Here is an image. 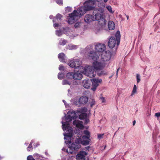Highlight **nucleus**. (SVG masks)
I'll return each instance as SVG.
<instances>
[{
    "label": "nucleus",
    "mask_w": 160,
    "mask_h": 160,
    "mask_svg": "<svg viewBox=\"0 0 160 160\" xmlns=\"http://www.w3.org/2000/svg\"><path fill=\"white\" fill-rule=\"evenodd\" d=\"M66 48L67 49L72 50L76 49L77 48V46L74 45L69 44L66 46Z\"/></svg>",
    "instance_id": "nucleus-26"
},
{
    "label": "nucleus",
    "mask_w": 160,
    "mask_h": 160,
    "mask_svg": "<svg viewBox=\"0 0 160 160\" xmlns=\"http://www.w3.org/2000/svg\"><path fill=\"white\" fill-rule=\"evenodd\" d=\"M108 27L110 30H112L115 28V24L114 22L112 21H109L108 24Z\"/></svg>",
    "instance_id": "nucleus-23"
},
{
    "label": "nucleus",
    "mask_w": 160,
    "mask_h": 160,
    "mask_svg": "<svg viewBox=\"0 0 160 160\" xmlns=\"http://www.w3.org/2000/svg\"><path fill=\"white\" fill-rule=\"evenodd\" d=\"M27 160H36L32 157V156H28L27 158Z\"/></svg>",
    "instance_id": "nucleus-39"
},
{
    "label": "nucleus",
    "mask_w": 160,
    "mask_h": 160,
    "mask_svg": "<svg viewBox=\"0 0 160 160\" xmlns=\"http://www.w3.org/2000/svg\"><path fill=\"white\" fill-rule=\"evenodd\" d=\"M108 1V0H104V1L105 2H107Z\"/></svg>",
    "instance_id": "nucleus-55"
},
{
    "label": "nucleus",
    "mask_w": 160,
    "mask_h": 160,
    "mask_svg": "<svg viewBox=\"0 0 160 160\" xmlns=\"http://www.w3.org/2000/svg\"><path fill=\"white\" fill-rule=\"evenodd\" d=\"M85 74L87 76L92 78L95 76L96 72L92 67H90L85 70Z\"/></svg>",
    "instance_id": "nucleus-9"
},
{
    "label": "nucleus",
    "mask_w": 160,
    "mask_h": 160,
    "mask_svg": "<svg viewBox=\"0 0 160 160\" xmlns=\"http://www.w3.org/2000/svg\"><path fill=\"white\" fill-rule=\"evenodd\" d=\"M137 88L135 85H134L133 90L132 91L131 96H132L133 95L136 93L137 92Z\"/></svg>",
    "instance_id": "nucleus-29"
},
{
    "label": "nucleus",
    "mask_w": 160,
    "mask_h": 160,
    "mask_svg": "<svg viewBox=\"0 0 160 160\" xmlns=\"http://www.w3.org/2000/svg\"><path fill=\"white\" fill-rule=\"evenodd\" d=\"M66 105H67V104H66V102H65V105L66 106Z\"/></svg>",
    "instance_id": "nucleus-60"
},
{
    "label": "nucleus",
    "mask_w": 160,
    "mask_h": 160,
    "mask_svg": "<svg viewBox=\"0 0 160 160\" xmlns=\"http://www.w3.org/2000/svg\"><path fill=\"white\" fill-rule=\"evenodd\" d=\"M52 16H51V15H50V18L51 19H52Z\"/></svg>",
    "instance_id": "nucleus-56"
},
{
    "label": "nucleus",
    "mask_w": 160,
    "mask_h": 160,
    "mask_svg": "<svg viewBox=\"0 0 160 160\" xmlns=\"http://www.w3.org/2000/svg\"><path fill=\"white\" fill-rule=\"evenodd\" d=\"M107 9L108 10L109 12H110L111 13H113V12L112 11V8L111 6H107L106 7Z\"/></svg>",
    "instance_id": "nucleus-35"
},
{
    "label": "nucleus",
    "mask_w": 160,
    "mask_h": 160,
    "mask_svg": "<svg viewBox=\"0 0 160 160\" xmlns=\"http://www.w3.org/2000/svg\"><path fill=\"white\" fill-rule=\"evenodd\" d=\"M72 10V8L70 7H67L65 8V10L66 12H71Z\"/></svg>",
    "instance_id": "nucleus-36"
},
{
    "label": "nucleus",
    "mask_w": 160,
    "mask_h": 160,
    "mask_svg": "<svg viewBox=\"0 0 160 160\" xmlns=\"http://www.w3.org/2000/svg\"><path fill=\"white\" fill-rule=\"evenodd\" d=\"M73 79L76 80H80L82 78V75L81 72L77 71L74 73Z\"/></svg>",
    "instance_id": "nucleus-16"
},
{
    "label": "nucleus",
    "mask_w": 160,
    "mask_h": 160,
    "mask_svg": "<svg viewBox=\"0 0 160 160\" xmlns=\"http://www.w3.org/2000/svg\"><path fill=\"white\" fill-rule=\"evenodd\" d=\"M78 23H75V25H74L75 27V28H76L78 27Z\"/></svg>",
    "instance_id": "nucleus-48"
},
{
    "label": "nucleus",
    "mask_w": 160,
    "mask_h": 160,
    "mask_svg": "<svg viewBox=\"0 0 160 160\" xmlns=\"http://www.w3.org/2000/svg\"><path fill=\"white\" fill-rule=\"evenodd\" d=\"M68 91L69 92V90H68Z\"/></svg>",
    "instance_id": "nucleus-62"
},
{
    "label": "nucleus",
    "mask_w": 160,
    "mask_h": 160,
    "mask_svg": "<svg viewBox=\"0 0 160 160\" xmlns=\"http://www.w3.org/2000/svg\"><path fill=\"white\" fill-rule=\"evenodd\" d=\"M68 116L66 118V122H62V128L64 131H66L68 132L67 133H64V139L67 140L65 141V142L66 144L71 143V140L69 139L72 136V128L70 127L68 124V122L71 121L72 119H76L78 117V114L76 112L74 111H69L67 113Z\"/></svg>",
    "instance_id": "nucleus-1"
},
{
    "label": "nucleus",
    "mask_w": 160,
    "mask_h": 160,
    "mask_svg": "<svg viewBox=\"0 0 160 160\" xmlns=\"http://www.w3.org/2000/svg\"><path fill=\"white\" fill-rule=\"evenodd\" d=\"M32 141L30 142L28 147L27 148V150L28 151H30L31 150L33 149V148L32 146V144L33 143Z\"/></svg>",
    "instance_id": "nucleus-31"
},
{
    "label": "nucleus",
    "mask_w": 160,
    "mask_h": 160,
    "mask_svg": "<svg viewBox=\"0 0 160 160\" xmlns=\"http://www.w3.org/2000/svg\"><path fill=\"white\" fill-rule=\"evenodd\" d=\"M108 46L109 47L112 48L117 45V41L115 38L114 37H111L109 39L108 43ZM117 48L118 46H117Z\"/></svg>",
    "instance_id": "nucleus-11"
},
{
    "label": "nucleus",
    "mask_w": 160,
    "mask_h": 160,
    "mask_svg": "<svg viewBox=\"0 0 160 160\" xmlns=\"http://www.w3.org/2000/svg\"><path fill=\"white\" fill-rule=\"evenodd\" d=\"M81 62L78 59H73L68 63V65L72 68H74L75 69H80Z\"/></svg>",
    "instance_id": "nucleus-6"
},
{
    "label": "nucleus",
    "mask_w": 160,
    "mask_h": 160,
    "mask_svg": "<svg viewBox=\"0 0 160 160\" xmlns=\"http://www.w3.org/2000/svg\"><path fill=\"white\" fill-rule=\"evenodd\" d=\"M112 56V53L109 51L103 52L101 55V59L103 62H107L109 61Z\"/></svg>",
    "instance_id": "nucleus-7"
},
{
    "label": "nucleus",
    "mask_w": 160,
    "mask_h": 160,
    "mask_svg": "<svg viewBox=\"0 0 160 160\" xmlns=\"http://www.w3.org/2000/svg\"><path fill=\"white\" fill-rule=\"evenodd\" d=\"M88 1L90 2H93L94 4H95L96 2H99L101 1V0H88Z\"/></svg>",
    "instance_id": "nucleus-41"
},
{
    "label": "nucleus",
    "mask_w": 160,
    "mask_h": 160,
    "mask_svg": "<svg viewBox=\"0 0 160 160\" xmlns=\"http://www.w3.org/2000/svg\"><path fill=\"white\" fill-rule=\"evenodd\" d=\"M102 82V80L101 79H93L92 82L93 87H97L99 85V83H101Z\"/></svg>",
    "instance_id": "nucleus-18"
},
{
    "label": "nucleus",
    "mask_w": 160,
    "mask_h": 160,
    "mask_svg": "<svg viewBox=\"0 0 160 160\" xmlns=\"http://www.w3.org/2000/svg\"><path fill=\"white\" fill-rule=\"evenodd\" d=\"M90 81L88 79H85L83 81L82 84L83 86L86 88H89L90 85Z\"/></svg>",
    "instance_id": "nucleus-19"
},
{
    "label": "nucleus",
    "mask_w": 160,
    "mask_h": 160,
    "mask_svg": "<svg viewBox=\"0 0 160 160\" xmlns=\"http://www.w3.org/2000/svg\"><path fill=\"white\" fill-rule=\"evenodd\" d=\"M87 110L88 109L87 108L83 107L78 109L76 111V112L78 115H79V113H86V112Z\"/></svg>",
    "instance_id": "nucleus-21"
},
{
    "label": "nucleus",
    "mask_w": 160,
    "mask_h": 160,
    "mask_svg": "<svg viewBox=\"0 0 160 160\" xmlns=\"http://www.w3.org/2000/svg\"><path fill=\"white\" fill-rule=\"evenodd\" d=\"M88 56L89 59L95 61L93 62L92 66L95 71L101 70L105 66V63L95 61L99 58L96 52L92 51L88 53Z\"/></svg>",
    "instance_id": "nucleus-3"
},
{
    "label": "nucleus",
    "mask_w": 160,
    "mask_h": 160,
    "mask_svg": "<svg viewBox=\"0 0 160 160\" xmlns=\"http://www.w3.org/2000/svg\"><path fill=\"white\" fill-rule=\"evenodd\" d=\"M95 101L94 100L92 99L91 102L90 106L92 107L95 104Z\"/></svg>",
    "instance_id": "nucleus-42"
},
{
    "label": "nucleus",
    "mask_w": 160,
    "mask_h": 160,
    "mask_svg": "<svg viewBox=\"0 0 160 160\" xmlns=\"http://www.w3.org/2000/svg\"><path fill=\"white\" fill-rule=\"evenodd\" d=\"M66 105H67V104H66V102H65V105L66 106Z\"/></svg>",
    "instance_id": "nucleus-61"
},
{
    "label": "nucleus",
    "mask_w": 160,
    "mask_h": 160,
    "mask_svg": "<svg viewBox=\"0 0 160 160\" xmlns=\"http://www.w3.org/2000/svg\"><path fill=\"white\" fill-rule=\"evenodd\" d=\"M70 30L68 28H63L62 29H60L56 31V34L59 37L61 36L63 33L69 35L68 32H69Z\"/></svg>",
    "instance_id": "nucleus-10"
},
{
    "label": "nucleus",
    "mask_w": 160,
    "mask_h": 160,
    "mask_svg": "<svg viewBox=\"0 0 160 160\" xmlns=\"http://www.w3.org/2000/svg\"><path fill=\"white\" fill-rule=\"evenodd\" d=\"M25 145H27V144H26V143H25Z\"/></svg>",
    "instance_id": "nucleus-59"
},
{
    "label": "nucleus",
    "mask_w": 160,
    "mask_h": 160,
    "mask_svg": "<svg viewBox=\"0 0 160 160\" xmlns=\"http://www.w3.org/2000/svg\"><path fill=\"white\" fill-rule=\"evenodd\" d=\"M83 133L86 135L85 136L86 137L90 138V132L87 130H85L83 131Z\"/></svg>",
    "instance_id": "nucleus-33"
},
{
    "label": "nucleus",
    "mask_w": 160,
    "mask_h": 160,
    "mask_svg": "<svg viewBox=\"0 0 160 160\" xmlns=\"http://www.w3.org/2000/svg\"><path fill=\"white\" fill-rule=\"evenodd\" d=\"M34 147H37L38 145H39V144H37V145H36V144H35V145H34Z\"/></svg>",
    "instance_id": "nucleus-52"
},
{
    "label": "nucleus",
    "mask_w": 160,
    "mask_h": 160,
    "mask_svg": "<svg viewBox=\"0 0 160 160\" xmlns=\"http://www.w3.org/2000/svg\"><path fill=\"white\" fill-rule=\"evenodd\" d=\"M137 83H139L140 81V76L139 74H137Z\"/></svg>",
    "instance_id": "nucleus-37"
},
{
    "label": "nucleus",
    "mask_w": 160,
    "mask_h": 160,
    "mask_svg": "<svg viewBox=\"0 0 160 160\" xmlns=\"http://www.w3.org/2000/svg\"><path fill=\"white\" fill-rule=\"evenodd\" d=\"M135 123H136V121L135 120H134L133 122V125H134L135 124Z\"/></svg>",
    "instance_id": "nucleus-51"
},
{
    "label": "nucleus",
    "mask_w": 160,
    "mask_h": 160,
    "mask_svg": "<svg viewBox=\"0 0 160 160\" xmlns=\"http://www.w3.org/2000/svg\"><path fill=\"white\" fill-rule=\"evenodd\" d=\"M87 155V153L85 151H80L76 156L77 160H85V155Z\"/></svg>",
    "instance_id": "nucleus-12"
},
{
    "label": "nucleus",
    "mask_w": 160,
    "mask_h": 160,
    "mask_svg": "<svg viewBox=\"0 0 160 160\" xmlns=\"http://www.w3.org/2000/svg\"><path fill=\"white\" fill-rule=\"evenodd\" d=\"M87 11L84 9V8L81 7L78 9V11L74 10L72 13L69 14L68 22L69 24L74 23L78 19V17H80L83 15Z\"/></svg>",
    "instance_id": "nucleus-4"
},
{
    "label": "nucleus",
    "mask_w": 160,
    "mask_h": 160,
    "mask_svg": "<svg viewBox=\"0 0 160 160\" xmlns=\"http://www.w3.org/2000/svg\"><path fill=\"white\" fill-rule=\"evenodd\" d=\"M66 42L67 41L66 40L62 39H61L59 41V44L61 45H65Z\"/></svg>",
    "instance_id": "nucleus-32"
},
{
    "label": "nucleus",
    "mask_w": 160,
    "mask_h": 160,
    "mask_svg": "<svg viewBox=\"0 0 160 160\" xmlns=\"http://www.w3.org/2000/svg\"><path fill=\"white\" fill-rule=\"evenodd\" d=\"M93 88H92V89L93 91H94L96 90L97 87H93Z\"/></svg>",
    "instance_id": "nucleus-49"
},
{
    "label": "nucleus",
    "mask_w": 160,
    "mask_h": 160,
    "mask_svg": "<svg viewBox=\"0 0 160 160\" xmlns=\"http://www.w3.org/2000/svg\"><path fill=\"white\" fill-rule=\"evenodd\" d=\"M96 50L98 52H104L106 49V47L104 44H98L95 45Z\"/></svg>",
    "instance_id": "nucleus-13"
},
{
    "label": "nucleus",
    "mask_w": 160,
    "mask_h": 160,
    "mask_svg": "<svg viewBox=\"0 0 160 160\" xmlns=\"http://www.w3.org/2000/svg\"><path fill=\"white\" fill-rule=\"evenodd\" d=\"M82 124V122L79 120H75L73 122V125L81 129H82L84 128V126Z\"/></svg>",
    "instance_id": "nucleus-14"
},
{
    "label": "nucleus",
    "mask_w": 160,
    "mask_h": 160,
    "mask_svg": "<svg viewBox=\"0 0 160 160\" xmlns=\"http://www.w3.org/2000/svg\"><path fill=\"white\" fill-rule=\"evenodd\" d=\"M119 68H118L117 70V73H116V76H118V72L119 71Z\"/></svg>",
    "instance_id": "nucleus-50"
},
{
    "label": "nucleus",
    "mask_w": 160,
    "mask_h": 160,
    "mask_svg": "<svg viewBox=\"0 0 160 160\" xmlns=\"http://www.w3.org/2000/svg\"><path fill=\"white\" fill-rule=\"evenodd\" d=\"M62 18V16L58 13L56 15V17H54L53 18V22H59L61 20V18Z\"/></svg>",
    "instance_id": "nucleus-22"
},
{
    "label": "nucleus",
    "mask_w": 160,
    "mask_h": 160,
    "mask_svg": "<svg viewBox=\"0 0 160 160\" xmlns=\"http://www.w3.org/2000/svg\"><path fill=\"white\" fill-rule=\"evenodd\" d=\"M96 72H97V74L99 76L107 74L106 72L102 70V69L101 70H98L97 71H96Z\"/></svg>",
    "instance_id": "nucleus-25"
},
{
    "label": "nucleus",
    "mask_w": 160,
    "mask_h": 160,
    "mask_svg": "<svg viewBox=\"0 0 160 160\" xmlns=\"http://www.w3.org/2000/svg\"><path fill=\"white\" fill-rule=\"evenodd\" d=\"M103 134H99L98 135V139H101L103 137Z\"/></svg>",
    "instance_id": "nucleus-44"
},
{
    "label": "nucleus",
    "mask_w": 160,
    "mask_h": 160,
    "mask_svg": "<svg viewBox=\"0 0 160 160\" xmlns=\"http://www.w3.org/2000/svg\"><path fill=\"white\" fill-rule=\"evenodd\" d=\"M126 17H127V19H128L129 18V16L128 15H127V16H126Z\"/></svg>",
    "instance_id": "nucleus-57"
},
{
    "label": "nucleus",
    "mask_w": 160,
    "mask_h": 160,
    "mask_svg": "<svg viewBox=\"0 0 160 160\" xmlns=\"http://www.w3.org/2000/svg\"><path fill=\"white\" fill-rule=\"evenodd\" d=\"M81 146L80 143L77 142L72 143L69 145L68 149L67 150V152L68 153L72 154L73 153H75L77 150L80 148Z\"/></svg>",
    "instance_id": "nucleus-5"
},
{
    "label": "nucleus",
    "mask_w": 160,
    "mask_h": 160,
    "mask_svg": "<svg viewBox=\"0 0 160 160\" xmlns=\"http://www.w3.org/2000/svg\"><path fill=\"white\" fill-rule=\"evenodd\" d=\"M89 148H90V147H89V146H88V147L87 148H88V149H89Z\"/></svg>",
    "instance_id": "nucleus-58"
},
{
    "label": "nucleus",
    "mask_w": 160,
    "mask_h": 160,
    "mask_svg": "<svg viewBox=\"0 0 160 160\" xmlns=\"http://www.w3.org/2000/svg\"><path fill=\"white\" fill-rule=\"evenodd\" d=\"M62 101L64 103L65 105V102H66L64 100H63Z\"/></svg>",
    "instance_id": "nucleus-53"
},
{
    "label": "nucleus",
    "mask_w": 160,
    "mask_h": 160,
    "mask_svg": "<svg viewBox=\"0 0 160 160\" xmlns=\"http://www.w3.org/2000/svg\"><path fill=\"white\" fill-rule=\"evenodd\" d=\"M62 84L63 85L66 84H68L70 85L71 84V82H70L68 81L67 80H63L62 81Z\"/></svg>",
    "instance_id": "nucleus-34"
},
{
    "label": "nucleus",
    "mask_w": 160,
    "mask_h": 160,
    "mask_svg": "<svg viewBox=\"0 0 160 160\" xmlns=\"http://www.w3.org/2000/svg\"><path fill=\"white\" fill-rule=\"evenodd\" d=\"M64 74L62 73V72H60L58 73V78L59 79H62L64 77Z\"/></svg>",
    "instance_id": "nucleus-30"
},
{
    "label": "nucleus",
    "mask_w": 160,
    "mask_h": 160,
    "mask_svg": "<svg viewBox=\"0 0 160 160\" xmlns=\"http://www.w3.org/2000/svg\"><path fill=\"white\" fill-rule=\"evenodd\" d=\"M120 34L119 31H118L116 33L115 37L117 41V45L118 46L119 44L120 41Z\"/></svg>",
    "instance_id": "nucleus-20"
},
{
    "label": "nucleus",
    "mask_w": 160,
    "mask_h": 160,
    "mask_svg": "<svg viewBox=\"0 0 160 160\" xmlns=\"http://www.w3.org/2000/svg\"><path fill=\"white\" fill-rule=\"evenodd\" d=\"M155 116L157 117H160V112H157L155 114Z\"/></svg>",
    "instance_id": "nucleus-45"
},
{
    "label": "nucleus",
    "mask_w": 160,
    "mask_h": 160,
    "mask_svg": "<svg viewBox=\"0 0 160 160\" xmlns=\"http://www.w3.org/2000/svg\"><path fill=\"white\" fill-rule=\"evenodd\" d=\"M59 70H64V68L62 65H60L59 67Z\"/></svg>",
    "instance_id": "nucleus-40"
},
{
    "label": "nucleus",
    "mask_w": 160,
    "mask_h": 160,
    "mask_svg": "<svg viewBox=\"0 0 160 160\" xmlns=\"http://www.w3.org/2000/svg\"><path fill=\"white\" fill-rule=\"evenodd\" d=\"M87 117V113H81L79 115V118L81 120H83L86 118Z\"/></svg>",
    "instance_id": "nucleus-27"
},
{
    "label": "nucleus",
    "mask_w": 160,
    "mask_h": 160,
    "mask_svg": "<svg viewBox=\"0 0 160 160\" xmlns=\"http://www.w3.org/2000/svg\"><path fill=\"white\" fill-rule=\"evenodd\" d=\"M56 2L59 5H62L63 4L62 0H58L56 1Z\"/></svg>",
    "instance_id": "nucleus-38"
},
{
    "label": "nucleus",
    "mask_w": 160,
    "mask_h": 160,
    "mask_svg": "<svg viewBox=\"0 0 160 160\" xmlns=\"http://www.w3.org/2000/svg\"><path fill=\"white\" fill-rule=\"evenodd\" d=\"M58 58L60 62H65V54L63 53H61L58 55Z\"/></svg>",
    "instance_id": "nucleus-24"
},
{
    "label": "nucleus",
    "mask_w": 160,
    "mask_h": 160,
    "mask_svg": "<svg viewBox=\"0 0 160 160\" xmlns=\"http://www.w3.org/2000/svg\"><path fill=\"white\" fill-rule=\"evenodd\" d=\"M89 120L88 119H87L86 120V122H89Z\"/></svg>",
    "instance_id": "nucleus-54"
},
{
    "label": "nucleus",
    "mask_w": 160,
    "mask_h": 160,
    "mask_svg": "<svg viewBox=\"0 0 160 160\" xmlns=\"http://www.w3.org/2000/svg\"><path fill=\"white\" fill-rule=\"evenodd\" d=\"M82 144L84 145H87L89 144L90 139V138L86 137L85 136L82 137Z\"/></svg>",
    "instance_id": "nucleus-17"
},
{
    "label": "nucleus",
    "mask_w": 160,
    "mask_h": 160,
    "mask_svg": "<svg viewBox=\"0 0 160 160\" xmlns=\"http://www.w3.org/2000/svg\"><path fill=\"white\" fill-rule=\"evenodd\" d=\"M88 101V98L86 96L81 97L78 100L79 103L80 104H85Z\"/></svg>",
    "instance_id": "nucleus-15"
},
{
    "label": "nucleus",
    "mask_w": 160,
    "mask_h": 160,
    "mask_svg": "<svg viewBox=\"0 0 160 160\" xmlns=\"http://www.w3.org/2000/svg\"><path fill=\"white\" fill-rule=\"evenodd\" d=\"M53 26L55 28L56 27H58L59 26V24L57 23H55L53 24Z\"/></svg>",
    "instance_id": "nucleus-46"
},
{
    "label": "nucleus",
    "mask_w": 160,
    "mask_h": 160,
    "mask_svg": "<svg viewBox=\"0 0 160 160\" xmlns=\"http://www.w3.org/2000/svg\"><path fill=\"white\" fill-rule=\"evenodd\" d=\"M100 100H101V102L102 103L105 102V100L104 98L103 97H101L100 98Z\"/></svg>",
    "instance_id": "nucleus-43"
},
{
    "label": "nucleus",
    "mask_w": 160,
    "mask_h": 160,
    "mask_svg": "<svg viewBox=\"0 0 160 160\" xmlns=\"http://www.w3.org/2000/svg\"><path fill=\"white\" fill-rule=\"evenodd\" d=\"M105 7V4L103 3L102 8L94 9L93 12V14L94 15V16L90 14L85 15L84 18L85 22L89 23L93 21L101 19L102 18Z\"/></svg>",
    "instance_id": "nucleus-2"
},
{
    "label": "nucleus",
    "mask_w": 160,
    "mask_h": 160,
    "mask_svg": "<svg viewBox=\"0 0 160 160\" xmlns=\"http://www.w3.org/2000/svg\"><path fill=\"white\" fill-rule=\"evenodd\" d=\"M34 157H36L37 158H38L39 157V155L38 154L36 153L34 154Z\"/></svg>",
    "instance_id": "nucleus-47"
},
{
    "label": "nucleus",
    "mask_w": 160,
    "mask_h": 160,
    "mask_svg": "<svg viewBox=\"0 0 160 160\" xmlns=\"http://www.w3.org/2000/svg\"><path fill=\"white\" fill-rule=\"evenodd\" d=\"M94 5L93 2H90L88 0L84 2L83 7L84 8L85 10L87 11L92 10L93 11L95 9Z\"/></svg>",
    "instance_id": "nucleus-8"
},
{
    "label": "nucleus",
    "mask_w": 160,
    "mask_h": 160,
    "mask_svg": "<svg viewBox=\"0 0 160 160\" xmlns=\"http://www.w3.org/2000/svg\"><path fill=\"white\" fill-rule=\"evenodd\" d=\"M74 75V73L72 72H69L67 74V78L69 79H72L73 78V76Z\"/></svg>",
    "instance_id": "nucleus-28"
}]
</instances>
